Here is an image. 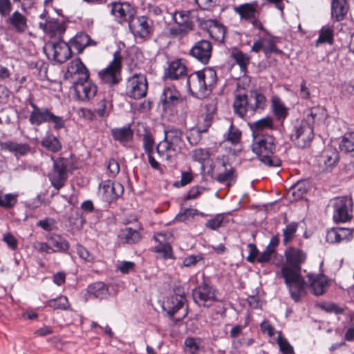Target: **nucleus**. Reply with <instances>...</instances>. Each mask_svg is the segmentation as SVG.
<instances>
[{"label":"nucleus","instance_id":"nucleus-1","mask_svg":"<svg viewBox=\"0 0 354 354\" xmlns=\"http://www.w3.org/2000/svg\"><path fill=\"white\" fill-rule=\"evenodd\" d=\"M286 264L281 266L279 274L295 302H298L306 293V282L301 276V265L306 261V253L299 248L288 247L284 252Z\"/></svg>","mask_w":354,"mask_h":354},{"label":"nucleus","instance_id":"nucleus-2","mask_svg":"<svg viewBox=\"0 0 354 354\" xmlns=\"http://www.w3.org/2000/svg\"><path fill=\"white\" fill-rule=\"evenodd\" d=\"M252 150L259 160L270 167H279L281 160L274 155L276 151L275 138L268 133H257L253 136Z\"/></svg>","mask_w":354,"mask_h":354},{"label":"nucleus","instance_id":"nucleus-3","mask_svg":"<svg viewBox=\"0 0 354 354\" xmlns=\"http://www.w3.org/2000/svg\"><path fill=\"white\" fill-rule=\"evenodd\" d=\"M182 141V131L176 127L165 130V138L156 147L159 156L169 163H175L180 152Z\"/></svg>","mask_w":354,"mask_h":354},{"label":"nucleus","instance_id":"nucleus-4","mask_svg":"<svg viewBox=\"0 0 354 354\" xmlns=\"http://www.w3.org/2000/svg\"><path fill=\"white\" fill-rule=\"evenodd\" d=\"M316 113L310 112L306 119L297 120L293 124L290 139L299 148H306L310 145L314 138L313 122Z\"/></svg>","mask_w":354,"mask_h":354},{"label":"nucleus","instance_id":"nucleus-5","mask_svg":"<svg viewBox=\"0 0 354 354\" xmlns=\"http://www.w3.org/2000/svg\"><path fill=\"white\" fill-rule=\"evenodd\" d=\"M183 288L177 286L174 288V295L167 297L162 305L163 310L167 312L168 317L176 321L183 320L188 313L187 306Z\"/></svg>","mask_w":354,"mask_h":354},{"label":"nucleus","instance_id":"nucleus-6","mask_svg":"<svg viewBox=\"0 0 354 354\" xmlns=\"http://www.w3.org/2000/svg\"><path fill=\"white\" fill-rule=\"evenodd\" d=\"M53 166L48 174L51 185L58 192L65 186L68 178L71 161L66 158H52Z\"/></svg>","mask_w":354,"mask_h":354},{"label":"nucleus","instance_id":"nucleus-7","mask_svg":"<svg viewBox=\"0 0 354 354\" xmlns=\"http://www.w3.org/2000/svg\"><path fill=\"white\" fill-rule=\"evenodd\" d=\"M266 105V98L258 91H252L250 97L245 94L236 93L233 104L235 111L244 109L245 111H255L264 109Z\"/></svg>","mask_w":354,"mask_h":354},{"label":"nucleus","instance_id":"nucleus-8","mask_svg":"<svg viewBox=\"0 0 354 354\" xmlns=\"http://www.w3.org/2000/svg\"><path fill=\"white\" fill-rule=\"evenodd\" d=\"M216 82V73L212 68H206L203 71H197L189 75L187 80L189 86L192 83L195 88L201 92L211 90Z\"/></svg>","mask_w":354,"mask_h":354},{"label":"nucleus","instance_id":"nucleus-9","mask_svg":"<svg viewBox=\"0 0 354 354\" xmlns=\"http://www.w3.org/2000/svg\"><path fill=\"white\" fill-rule=\"evenodd\" d=\"M122 70V57L119 51L113 54V59L108 66L98 73L100 80L110 86H113L120 83Z\"/></svg>","mask_w":354,"mask_h":354},{"label":"nucleus","instance_id":"nucleus-10","mask_svg":"<svg viewBox=\"0 0 354 354\" xmlns=\"http://www.w3.org/2000/svg\"><path fill=\"white\" fill-rule=\"evenodd\" d=\"M333 218L335 223H346L353 216L352 200L346 196L338 197L333 203Z\"/></svg>","mask_w":354,"mask_h":354},{"label":"nucleus","instance_id":"nucleus-11","mask_svg":"<svg viewBox=\"0 0 354 354\" xmlns=\"http://www.w3.org/2000/svg\"><path fill=\"white\" fill-rule=\"evenodd\" d=\"M44 50L51 53L53 59L59 64L66 62L72 55L71 46L63 39H60L57 42L48 43Z\"/></svg>","mask_w":354,"mask_h":354},{"label":"nucleus","instance_id":"nucleus-12","mask_svg":"<svg viewBox=\"0 0 354 354\" xmlns=\"http://www.w3.org/2000/svg\"><path fill=\"white\" fill-rule=\"evenodd\" d=\"M148 84L144 75L134 74L129 78L127 89L129 96L133 98H140L147 95Z\"/></svg>","mask_w":354,"mask_h":354},{"label":"nucleus","instance_id":"nucleus-13","mask_svg":"<svg viewBox=\"0 0 354 354\" xmlns=\"http://www.w3.org/2000/svg\"><path fill=\"white\" fill-rule=\"evenodd\" d=\"M216 290L205 282L193 290L192 295L194 301L199 306L209 307L212 302L216 301Z\"/></svg>","mask_w":354,"mask_h":354},{"label":"nucleus","instance_id":"nucleus-14","mask_svg":"<svg viewBox=\"0 0 354 354\" xmlns=\"http://www.w3.org/2000/svg\"><path fill=\"white\" fill-rule=\"evenodd\" d=\"M184 102L183 98L174 86L163 88L160 96L159 104L163 111L172 109Z\"/></svg>","mask_w":354,"mask_h":354},{"label":"nucleus","instance_id":"nucleus-15","mask_svg":"<svg viewBox=\"0 0 354 354\" xmlns=\"http://www.w3.org/2000/svg\"><path fill=\"white\" fill-rule=\"evenodd\" d=\"M152 21L145 16H135L129 21V27L135 37L146 38L151 32Z\"/></svg>","mask_w":354,"mask_h":354},{"label":"nucleus","instance_id":"nucleus-16","mask_svg":"<svg viewBox=\"0 0 354 354\" xmlns=\"http://www.w3.org/2000/svg\"><path fill=\"white\" fill-rule=\"evenodd\" d=\"M100 189L102 192L103 200L107 203L113 202L124 192V188L121 183L111 180L102 181L100 184Z\"/></svg>","mask_w":354,"mask_h":354},{"label":"nucleus","instance_id":"nucleus-17","mask_svg":"<svg viewBox=\"0 0 354 354\" xmlns=\"http://www.w3.org/2000/svg\"><path fill=\"white\" fill-rule=\"evenodd\" d=\"M65 75L67 78H71L75 84L79 81L88 79L89 73L81 59L76 58L70 62Z\"/></svg>","mask_w":354,"mask_h":354},{"label":"nucleus","instance_id":"nucleus-18","mask_svg":"<svg viewBox=\"0 0 354 354\" xmlns=\"http://www.w3.org/2000/svg\"><path fill=\"white\" fill-rule=\"evenodd\" d=\"M212 45L206 39H201L192 47L189 54L200 62L207 64L212 56Z\"/></svg>","mask_w":354,"mask_h":354},{"label":"nucleus","instance_id":"nucleus-19","mask_svg":"<svg viewBox=\"0 0 354 354\" xmlns=\"http://www.w3.org/2000/svg\"><path fill=\"white\" fill-rule=\"evenodd\" d=\"M200 26L206 30L209 37L215 41L223 43L225 37V27L216 20H205L201 21Z\"/></svg>","mask_w":354,"mask_h":354},{"label":"nucleus","instance_id":"nucleus-20","mask_svg":"<svg viewBox=\"0 0 354 354\" xmlns=\"http://www.w3.org/2000/svg\"><path fill=\"white\" fill-rule=\"evenodd\" d=\"M111 13L119 19L120 23L128 22L135 16L134 8L127 2L111 3Z\"/></svg>","mask_w":354,"mask_h":354},{"label":"nucleus","instance_id":"nucleus-21","mask_svg":"<svg viewBox=\"0 0 354 354\" xmlns=\"http://www.w3.org/2000/svg\"><path fill=\"white\" fill-rule=\"evenodd\" d=\"M77 97L81 100H89L97 93V86L88 79L73 84Z\"/></svg>","mask_w":354,"mask_h":354},{"label":"nucleus","instance_id":"nucleus-22","mask_svg":"<svg viewBox=\"0 0 354 354\" xmlns=\"http://www.w3.org/2000/svg\"><path fill=\"white\" fill-rule=\"evenodd\" d=\"M307 278L314 295L319 296L324 294L329 282L328 278L325 274L309 273L307 274Z\"/></svg>","mask_w":354,"mask_h":354},{"label":"nucleus","instance_id":"nucleus-23","mask_svg":"<svg viewBox=\"0 0 354 354\" xmlns=\"http://www.w3.org/2000/svg\"><path fill=\"white\" fill-rule=\"evenodd\" d=\"M39 27L46 33L50 35V37H57L59 41L63 39L62 37L66 31V26L64 24L61 23L56 20H46L45 21H40Z\"/></svg>","mask_w":354,"mask_h":354},{"label":"nucleus","instance_id":"nucleus-24","mask_svg":"<svg viewBox=\"0 0 354 354\" xmlns=\"http://www.w3.org/2000/svg\"><path fill=\"white\" fill-rule=\"evenodd\" d=\"M0 150L12 153L17 158L26 156L30 150L27 143H18L12 140L3 142L0 140Z\"/></svg>","mask_w":354,"mask_h":354},{"label":"nucleus","instance_id":"nucleus-25","mask_svg":"<svg viewBox=\"0 0 354 354\" xmlns=\"http://www.w3.org/2000/svg\"><path fill=\"white\" fill-rule=\"evenodd\" d=\"M109 288L105 283L97 281L88 286L85 295L87 299H98L100 300L107 297Z\"/></svg>","mask_w":354,"mask_h":354},{"label":"nucleus","instance_id":"nucleus-26","mask_svg":"<svg viewBox=\"0 0 354 354\" xmlns=\"http://www.w3.org/2000/svg\"><path fill=\"white\" fill-rule=\"evenodd\" d=\"M353 234L350 228L333 227L326 233V241L330 243H340L342 241L349 239Z\"/></svg>","mask_w":354,"mask_h":354},{"label":"nucleus","instance_id":"nucleus-27","mask_svg":"<svg viewBox=\"0 0 354 354\" xmlns=\"http://www.w3.org/2000/svg\"><path fill=\"white\" fill-rule=\"evenodd\" d=\"M52 253H66L70 248L69 242L59 234H53L47 237Z\"/></svg>","mask_w":354,"mask_h":354},{"label":"nucleus","instance_id":"nucleus-28","mask_svg":"<svg viewBox=\"0 0 354 354\" xmlns=\"http://www.w3.org/2000/svg\"><path fill=\"white\" fill-rule=\"evenodd\" d=\"M159 236L165 237L162 233L153 236V239L158 243V245L152 249V251L160 254V256L165 260L174 259L173 249L170 243L161 241L158 238Z\"/></svg>","mask_w":354,"mask_h":354},{"label":"nucleus","instance_id":"nucleus-29","mask_svg":"<svg viewBox=\"0 0 354 354\" xmlns=\"http://www.w3.org/2000/svg\"><path fill=\"white\" fill-rule=\"evenodd\" d=\"M6 23L11 26L17 33H24L28 28L26 17L17 10L6 19Z\"/></svg>","mask_w":354,"mask_h":354},{"label":"nucleus","instance_id":"nucleus-30","mask_svg":"<svg viewBox=\"0 0 354 354\" xmlns=\"http://www.w3.org/2000/svg\"><path fill=\"white\" fill-rule=\"evenodd\" d=\"M186 71L185 66L180 60L178 59L169 64L168 68L165 71L164 77L172 80H178L186 75Z\"/></svg>","mask_w":354,"mask_h":354},{"label":"nucleus","instance_id":"nucleus-31","mask_svg":"<svg viewBox=\"0 0 354 354\" xmlns=\"http://www.w3.org/2000/svg\"><path fill=\"white\" fill-rule=\"evenodd\" d=\"M348 11V5L346 0H332L331 16L336 21L344 19Z\"/></svg>","mask_w":354,"mask_h":354},{"label":"nucleus","instance_id":"nucleus-32","mask_svg":"<svg viewBox=\"0 0 354 354\" xmlns=\"http://www.w3.org/2000/svg\"><path fill=\"white\" fill-rule=\"evenodd\" d=\"M113 138L120 142H127L133 138V131L129 125L111 129Z\"/></svg>","mask_w":354,"mask_h":354},{"label":"nucleus","instance_id":"nucleus-33","mask_svg":"<svg viewBox=\"0 0 354 354\" xmlns=\"http://www.w3.org/2000/svg\"><path fill=\"white\" fill-rule=\"evenodd\" d=\"M122 243L127 244H134L141 239L140 232L132 227H125L121 231L120 236Z\"/></svg>","mask_w":354,"mask_h":354},{"label":"nucleus","instance_id":"nucleus-34","mask_svg":"<svg viewBox=\"0 0 354 354\" xmlns=\"http://www.w3.org/2000/svg\"><path fill=\"white\" fill-rule=\"evenodd\" d=\"M234 11L236 14L239 15L241 19L245 20H250L253 19L257 12L254 5L253 3H243L239 6H235L234 8Z\"/></svg>","mask_w":354,"mask_h":354},{"label":"nucleus","instance_id":"nucleus-35","mask_svg":"<svg viewBox=\"0 0 354 354\" xmlns=\"http://www.w3.org/2000/svg\"><path fill=\"white\" fill-rule=\"evenodd\" d=\"M41 144L45 149L54 153L58 152L62 149L59 139L50 132L46 133L42 138Z\"/></svg>","mask_w":354,"mask_h":354},{"label":"nucleus","instance_id":"nucleus-36","mask_svg":"<svg viewBox=\"0 0 354 354\" xmlns=\"http://www.w3.org/2000/svg\"><path fill=\"white\" fill-rule=\"evenodd\" d=\"M91 39L84 33L77 34L75 37L70 40L69 46L75 48L78 53H81L85 47L91 44Z\"/></svg>","mask_w":354,"mask_h":354},{"label":"nucleus","instance_id":"nucleus-37","mask_svg":"<svg viewBox=\"0 0 354 354\" xmlns=\"http://www.w3.org/2000/svg\"><path fill=\"white\" fill-rule=\"evenodd\" d=\"M321 159L326 169L332 168L339 159V153L335 149H327L323 151Z\"/></svg>","mask_w":354,"mask_h":354},{"label":"nucleus","instance_id":"nucleus-38","mask_svg":"<svg viewBox=\"0 0 354 354\" xmlns=\"http://www.w3.org/2000/svg\"><path fill=\"white\" fill-rule=\"evenodd\" d=\"M298 227L299 223L293 221L287 224L282 230L283 245H287L293 241L296 236Z\"/></svg>","mask_w":354,"mask_h":354},{"label":"nucleus","instance_id":"nucleus-39","mask_svg":"<svg viewBox=\"0 0 354 354\" xmlns=\"http://www.w3.org/2000/svg\"><path fill=\"white\" fill-rule=\"evenodd\" d=\"M44 304L46 306L54 310H66L70 308L68 298L64 295L47 300Z\"/></svg>","mask_w":354,"mask_h":354},{"label":"nucleus","instance_id":"nucleus-40","mask_svg":"<svg viewBox=\"0 0 354 354\" xmlns=\"http://www.w3.org/2000/svg\"><path fill=\"white\" fill-rule=\"evenodd\" d=\"M173 19L178 26L194 29V22L190 19L188 13L183 11L175 12L173 13Z\"/></svg>","mask_w":354,"mask_h":354},{"label":"nucleus","instance_id":"nucleus-41","mask_svg":"<svg viewBox=\"0 0 354 354\" xmlns=\"http://www.w3.org/2000/svg\"><path fill=\"white\" fill-rule=\"evenodd\" d=\"M17 193H8L3 194L0 190V207L4 209H10L17 203Z\"/></svg>","mask_w":354,"mask_h":354},{"label":"nucleus","instance_id":"nucleus-42","mask_svg":"<svg viewBox=\"0 0 354 354\" xmlns=\"http://www.w3.org/2000/svg\"><path fill=\"white\" fill-rule=\"evenodd\" d=\"M308 189V185L305 180H299L294 184L289 191V194L293 197L295 201L301 198L307 192Z\"/></svg>","mask_w":354,"mask_h":354},{"label":"nucleus","instance_id":"nucleus-43","mask_svg":"<svg viewBox=\"0 0 354 354\" xmlns=\"http://www.w3.org/2000/svg\"><path fill=\"white\" fill-rule=\"evenodd\" d=\"M339 149L346 153L354 151V131H348L343 136Z\"/></svg>","mask_w":354,"mask_h":354},{"label":"nucleus","instance_id":"nucleus-44","mask_svg":"<svg viewBox=\"0 0 354 354\" xmlns=\"http://www.w3.org/2000/svg\"><path fill=\"white\" fill-rule=\"evenodd\" d=\"M241 138V131L234 127L231 122L228 131L223 134V139L225 141L230 142L233 145L239 143Z\"/></svg>","mask_w":354,"mask_h":354},{"label":"nucleus","instance_id":"nucleus-45","mask_svg":"<svg viewBox=\"0 0 354 354\" xmlns=\"http://www.w3.org/2000/svg\"><path fill=\"white\" fill-rule=\"evenodd\" d=\"M231 57L239 65L241 70L245 72L250 62V57L238 49L232 50Z\"/></svg>","mask_w":354,"mask_h":354},{"label":"nucleus","instance_id":"nucleus-46","mask_svg":"<svg viewBox=\"0 0 354 354\" xmlns=\"http://www.w3.org/2000/svg\"><path fill=\"white\" fill-rule=\"evenodd\" d=\"M318 307L328 313L342 315L344 313V308L333 302H323L318 304Z\"/></svg>","mask_w":354,"mask_h":354},{"label":"nucleus","instance_id":"nucleus-47","mask_svg":"<svg viewBox=\"0 0 354 354\" xmlns=\"http://www.w3.org/2000/svg\"><path fill=\"white\" fill-rule=\"evenodd\" d=\"M333 30L330 26H324L319 31V36L317 41V44L329 43L333 44Z\"/></svg>","mask_w":354,"mask_h":354},{"label":"nucleus","instance_id":"nucleus-48","mask_svg":"<svg viewBox=\"0 0 354 354\" xmlns=\"http://www.w3.org/2000/svg\"><path fill=\"white\" fill-rule=\"evenodd\" d=\"M192 158L194 161L204 164L209 158V151L206 149L198 148L192 150Z\"/></svg>","mask_w":354,"mask_h":354},{"label":"nucleus","instance_id":"nucleus-49","mask_svg":"<svg viewBox=\"0 0 354 354\" xmlns=\"http://www.w3.org/2000/svg\"><path fill=\"white\" fill-rule=\"evenodd\" d=\"M272 127V120L269 117L260 119L253 124V136L264 129H270Z\"/></svg>","mask_w":354,"mask_h":354},{"label":"nucleus","instance_id":"nucleus-50","mask_svg":"<svg viewBox=\"0 0 354 354\" xmlns=\"http://www.w3.org/2000/svg\"><path fill=\"white\" fill-rule=\"evenodd\" d=\"M214 112H207L204 118L202 124H198L196 127V131L198 136L200 137L203 133H206L212 124V120L213 119V113Z\"/></svg>","mask_w":354,"mask_h":354},{"label":"nucleus","instance_id":"nucleus-51","mask_svg":"<svg viewBox=\"0 0 354 354\" xmlns=\"http://www.w3.org/2000/svg\"><path fill=\"white\" fill-rule=\"evenodd\" d=\"M225 221L223 214H218L214 218L209 219L205 223V225L207 228L212 230H217L220 228Z\"/></svg>","mask_w":354,"mask_h":354},{"label":"nucleus","instance_id":"nucleus-52","mask_svg":"<svg viewBox=\"0 0 354 354\" xmlns=\"http://www.w3.org/2000/svg\"><path fill=\"white\" fill-rule=\"evenodd\" d=\"M277 343L282 354H294L293 346L286 338L279 335L277 339Z\"/></svg>","mask_w":354,"mask_h":354},{"label":"nucleus","instance_id":"nucleus-53","mask_svg":"<svg viewBox=\"0 0 354 354\" xmlns=\"http://www.w3.org/2000/svg\"><path fill=\"white\" fill-rule=\"evenodd\" d=\"M50 112H31L29 120L32 124L39 125L48 120Z\"/></svg>","mask_w":354,"mask_h":354},{"label":"nucleus","instance_id":"nucleus-54","mask_svg":"<svg viewBox=\"0 0 354 354\" xmlns=\"http://www.w3.org/2000/svg\"><path fill=\"white\" fill-rule=\"evenodd\" d=\"M200 339L187 337L185 339L184 344L190 354H196L200 349Z\"/></svg>","mask_w":354,"mask_h":354},{"label":"nucleus","instance_id":"nucleus-55","mask_svg":"<svg viewBox=\"0 0 354 354\" xmlns=\"http://www.w3.org/2000/svg\"><path fill=\"white\" fill-rule=\"evenodd\" d=\"M77 254L82 259L87 262H92L94 261V255L91 254L84 246L81 244L75 245Z\"/></svg>","mask_w":354,"mask_h":354},{"label":"nucleus","instance_id":"nucleus-56","mask_svg":"<svg viewBox=\"0 0 354 354\" xmlns=\"http://www.w3.org/2000/svg\"><path fill=\"white\" fill-rule=\"evenodd\" d=\"M204 259L203 254H190L185 257L183 260V266L189 268L195 266L199 261Z\"/></svg>","mask_w":354,"mask_h":354},{"label":"nucleus","instance_id":"nucleus-57","mask_svg":"<svg viewBox=\"0 0 354 354\" xmlns=\"http://www.w3.org/2000/svg\"><path fill=\"white\" fill-rule=\"evenodd\" d=\"M2 241L11 250H16L18 248V241L10 232H6L3 235Z\"/></svg>","mask_w":354,"mask_h":354},{"label":"nucleus","instance_id":"nucleus-58","mask_svg":"<svg viewBox=\"0 0 354 354\" xmlns=\"http://www.w3.org/2000/svg\"><path fill=\"white\" fill-rule=\"evenodd\" d=\"M136 264L133 261H122L116 265V268L122 274H129L134 271Z\"/></svg>","mask_w":354,"mask_h":354},{"label":"nucleus","instance_id":"nucleus-59","mask_svg":"<svg viewBox=\"0 0 354 354\" xmlns=\"http://www.w3.org/2000/svg\"><path fill=\"white\" fill-rule=\"evenodd\" d=\"M192 30L180 27V26H173L169 28V33L170 36L173 37H184L186 35L189 34V32H191Z\"/></svg>","mask_w":354,"mask_h":354},{"label":"nucleus","instance_id":"nucleus-60","mask_svg":"<svg viewBox=\"0 0 354 354\" xmlns=\"http://www.w3.org/2000/svg\"><path fill=\"white\" fill-rule=\"evenodd\" d=\"M274 53L277 55L282 54V50L275 47L274 42L272 39L266 40L265 42L264 54L266 56Z\"/></svg>","mask_w":354,"mask_h":354},{"label":"nucleus","instance_id":"nucleus-61","mask_svg":"<svg viewBox=\"0 0 354 354\" xmlns=\"http://www.w3.org/2000/svg\"><path fill=\"white\" fill-rule=\"evenodd\" d=\"M12 9V6L10 0H0V15L1 17H8L10 15Z\"/></svg>","mask_w":354,"mask_h":354},{"label":"nucleus","instance_id":"nucleus-62","mask_svg":"<svg viewBox=\"0 0 354 354\" xmlns=\"http://www.w3.org/2000/svg\"><path fill=\"white\" fill-rule=\"evenodd\" d=\"M234 168H230V169L225 171V172L219 174L216 178V180L221 183H224L225 182L230 181L234 178Z\"/></svg>","mask_w":354,"mask_h":354},{"label":"nucleus","instance_id":"nucleus-63","mask_svg":"<svg viewBox=\"0 0 354 354\" xmlns=\"http://www.w3.org/2000/svg\"><path fill=\"white\" fill-rule=\"evenodd\" d=\"M107 169L110 173V176L115 177L120 171L118 162L114 158H111L107 162Z\"/></svg>","mask_w":354,"mask_h":354},{"label":"nucleus","instance_id":"nucleus-64","mask_svg":"<svg viewBox=\"0 0 354 354\" xmlns=\"http://www.w3.org/2000/svg\"><path fill=\"white\" fill-rule=\"evenodd\" d=\"M47 122H53L54 124V127L56 129H59L64 127L65 123L62 118L53 114L52 112L48 113Z\"/></svg>","mask_w":354,"mask_h":354}]
</instances>
